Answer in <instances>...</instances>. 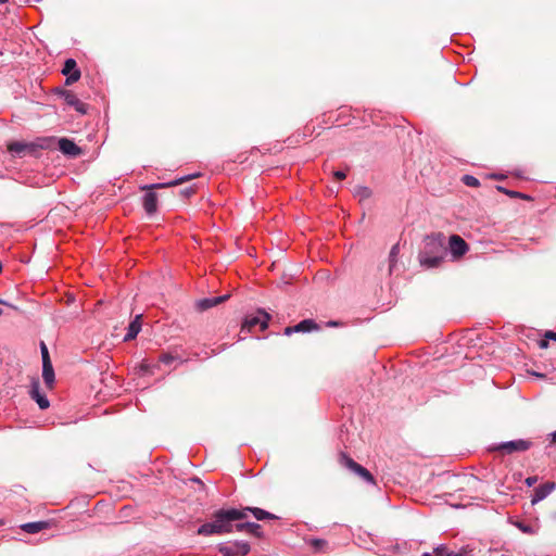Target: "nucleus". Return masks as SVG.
<instances>
[{"label":"nucleus","mask_w":556,"mask_h":556,"mask_svg":"<svg viewBox=\"0 0 556 556\" xmlns=\"http://www.w3.org/2000/svg\"><path fill=\"white\" fill-rule=\"evenodd\" d=\"M75 72H80V70L77 67L76 61L72 58L66 59L62 68V74L70 75Z\"/></svg>","instance_id":"obj_21"},{"label":"nucleus","mask_w":556,"mask_h":556,"mask_svg":"<svg viewBox=\"0 0 556 556\" xmlns=\"http://www.w3.org/2000/svg\"><path fill=\"white\" fill-rule=\"evenodd\" d=\"M247 519L244 510L239 508H220L212 514L210 521L201 525L197 534L203 536L223 535L233 532V522Z\"/></svg>","instance_id":"obj_2"},{"label":"nucleus","mask_w":556,"mask_h":556,"mask_svg":"<svg viewBox=\"0 0 556 556\" xmlns=\"http://www.w3.org/2000/svg\"><path fill=\"white\" fill-rule=\"evenodd\" d=\"M400 253V245L399 243L394 244L389 253V273L392 274L395 269L397 256Z\"/></svg>","instance_id":"obj_19"},{"label":"nucleus","mask_w":556,"mask_h":556,"mask_svg":"<svg viewBox=\"0 0 556 556\" xmlns=\"http://www.w3.org/2000/svg\"><path fill=\"white\" fill-rule=\"evenodd\" d=\"M539 480V477L538 476H530L528 478H526L525 480V483L527 484V486H533Z\"/></svg>","instance_id":"obj_35"},{"label":"nucleus","mask_w":556,"mask_h":556,"mask_svg":"<svg viewBox=\"0 0 556 556\" xmlns=\"http://www.w3.org/2000/svg\"><path fill=\"white\" fill-rule=\"evenodd\" d=\"M177 357L170 353H163L160 355L159 361L165 365H170Z\"/></svg>","instance_id":"obj_30"},{"label":"nucleus","mask_w":556,"mask_h":556,"mask_svg":"<svg viewBox=\"0 0 556 556\" xmlns=\"http://www.w3.org/2000/svg\"><path fill=\"white\" fill-rule=\"evenodd\" d=\"M340 464L346 468H349L351 471L355 470L359 464H357L355 460H353L351 457H349L345 453L340 454Z\"/></svg>","instance_id":"obj_22"},{"label":"nucleus","mask_w":556,"mask_h":556,"mask_svg":"<svg viewBox=\"0 0 556 556\" xmlns=\"http://www.w3.org/2000/svg\"><path fill=\"white\" fill-rule=\"evenodd\" d=\"M458 507H460V506L456 505V504L453 505V508H458Z\"/></svg>","instance_id":"obj_45"},{"label":"nucleus","mask_w":556,"mask_h":556,"mask_svg":"<svg viewBox=\"0 0 556 556\" xmlns=\"http://www.w3.org/2000/svg\"><path fill=\"white\" fill-rule=\"evenodd\" d=\"M80 75H81L80 72H75L70 75H65L66 76L65 85L70 86V85L76 83L80 78Z\"/></svg>","instance_id":"obj_33"},{"label":"nucleus","mask_w":556,"mask_h":556,"mask_svg":"<svg viewBox=\"0 0 556 556\" xmlns=\"http://www.w3.org/2000/svg\"><path fill=\"white\" fill-rule=\"evenodd\" d=\"M556 489V482L547 481L534 488L531 504L535 505L545 500Z\"/></svg>","instance_id":"obj_9"},{"label":"nucleus","mask_w":556,"mask_h":556,"mask_svg":"<svg viewBox=\"0 0 556 556\" xmlns=\"http://www.w3.org/2000/svg\"><path fill=\"white\" fill-rule=\"evenodd\" d=\"M354 194L359 198V200H365L371 197V190L365 186H357L354 190Z\"/></svg>","instance_id":"obj_24"},{"label":"nucleus","mask_w":556,"mask_h":556,"mask_svg":"<svg viewBox=\"0 0 556 556\" xmlns=\"http://www.w3.org/2000/svg\"><path fill=\"white\" fill-rule=\"evenodd\" d=\"M492 177L495 178V179H502L503 178L502 175H493Z\"/></svg>","instance_id":"obj_42"},{"label":"nucleus","mask_w":556,"mask_h":556,"mask_svg":"<svg viewBox=\"0 0 556 556\" xmlns=\"http://www.w3.org/2000/svg\"><path fill=\"white\" fill-rule=\"evenodd\" d=\"M462 181L464 182V185H466L468 187H479L480 186L479 179L472 175H464L462 177Z\"/></svg>","instance_id":"obj_26"},{"label":"nucleus","mask_w":556,"mask_h":556,"mask_svg":"<svg viewBox=\"0 0 556 556\" xmlns=\"http://www.w3.org/2000/svg\"><path fill=\"white\" fill-rule=\"evenodd\" d=\"M42 379L45 384L51 389L54 383V369L52 363H47L42 365Z\"/></svg>","instance_id":"obj_18"},{"label":"nucleus","mask_w":556,"mask_h":556,"mask_svg":"<svg viewBox=\"0 0 556 556\" xmlns=\"http://www.w3.org/2000/svg\"><path fill=\"white\" fill-rule=\"evenodd\" d=\"M2 315V309L0 308V316Z\"/></svg>","instance_id":"obj_48"},{"label":"nucleus","mask_w":556,"mask_h":556,"mask_svg":"<svg viewBox=\"0 0 556 556\" xmlns=\"http://www.w3.org/2000/svg\"><path fill=\"white\" fill-rule=\"evenodd\" d=\"M509 522L513 526H515L517 529H519L522 533H526V534H534L535 533L534 528L529 523H526L520 520H513V519H509Z\"/></svg>","instance_id":"obj_20"},{"label":"nucleus","mask_w":556,"mask_h":556,"mask_svg":"<svg viewBox=\"0 0 556 556\" xmlns=\"http://www.w3.org/2000/svg\"><path fill=\"white\" fill-rule=\"evenodd\" d=\"M0 303H2V304H7L4 301H1V300H0Z\"/></svg>","instance_id":"obj_46"},{"label":"nucleus","mask_w":556,"mask_h":556,"mask_svg":"<svg viewBox=\"0 0 556 556\" xmlns=\"http://www.w3.org/2000/svg\"><path fill=\"white\" fill-rule=\"evenodd\" d=\"M354 473L359 476L363 480H365L368 483H374V477L363 466L358 465L355 470H353Z\"/></svg>","instance_id":"obj_23"},{"label":"nucleus","mask_w":556,"mask_h":556,"mask_svg":"<svg viewBox=\"0 0 556 556\" xmlns=\"http://www.w3.org/2000/svg\"><path fill=\"white\" fill-rule=\"evenodd\" d=\"M309 545L316 551V552H319V551H323L324 547L327 545V541L323 540V539H311L309 540Z\"/></svg>","instance_id":"obj_27"},{"label":"nucleus","mask_w":556,"mask_h":556,"mask_svg":"<svg viewBox=\"0 0 556 556\" xmlns=\"http://www.w3.org/2000/svg\"><path fill=\"white\" fill-rule=\"evenodd\" d=\"M40 351H41L42 365L47 364V363L48 364L51 363L48 348L43 342L40 343Z\"/></svg>","instance_id":"obj_29"},{"label":"nucleus","mask_w":556,"mask_h":556,"mask_svg":"<svg viewBox=\"0 0 556 556\" xmlns=\"http://www.w3.org/2000/svg\"><path fill=\"white\" fill-rule=\"evenodd\" d=\"M539 345H540L541 349H546L548 346V343H547L546 340H541Z\"/></svg>","instance_id":"obj_38"},{"label":"nucleus","mask_w":556,"mask_h":556,"mask_svg":"<svg viewBox=\"0 0 556 556\" xmlns=\"http://www.w3.org/2000/svg\"><path fill=\"white\" fill-rule=\"evenodd\" d=\"M217 353H219V351L212 350V353H211V354H207V353H206V356H207V357H210L211 355H215V354H217Z\"/></svg>","instance_id":"obj_41"},{"label":"nucleus","mask_w":556,"mask_h":556,"mask_svg":"<svg viewBox=\"0 0 556 556\" xmlns=\"http://www.w3.org/2000/svg\"><path fill=\"white\" fill-rule=\"evenodd\" d=\"M228 296L229 295H220V296H212V298L202 299L198 302V307L201 311L208 309L211 307H214V306L223 303L224 301H226L228 299Z\"/></svg>","instance_id":"obj_16"},{"label":"nucleus","mask_w":556,"mask_h":556,"mask_svg":"<svg viewBox=\"0 0 556 556\" xmlns=\"http://www.w3.org/2000/svg\"><path fill=\"white\" fill-rule=\"evenodd\" d=\"M59 150L66 156L76 157L80 155L81 149L71 139H59Z\"/></svg>","instance_id":"obj_12"},{"label":"nucleus","mask_w":556,"mask_h":556,"mask_svg":"<svg viewBox=\"0 0 556 556\" xmlns=\"http://www.w3.org/2000/svg\"><path fill=\"white\" fill-rule=\"evenodd\" d=\"M333 177L337 179V180H343L346 178V174L345 172L343 170H334L333 172Z\"/></svg>","instance_id":"obj_36"},{"label":"nucleus","mask_w":556,"mask_h":556,"mask_svg":"<svg viewBox=\"0 0 556 556\" xmlns=\"http://www.w3.org/2000/svg\"><path fill=\"white\" fill-rule=\"evenodd\" d=\"M497 190L505 194H506V191H509L508 189H506L505 187H502V186H497Z\"/></svg>","instance_id":"obj_40"},{"label":"nucleus","mask_w":556,"mask_h":556,"mask_svg":"<svg viewBox=\"0 0 556 556\" xmlns=\"http://www.w3.org/2000/svg\"><path fill=\"white\" fill-rule=\"evenodd\" d=\"M468 251L467 242L458 235L453 238V255L454 261L460 258Z\"/></svg>","instance_id":"obj_13"},{"label":"nucleus","mask_w":556,"mask_h":556,"mask_svg":"<svg viewBox=\"0 0 556 556\" xmlns=\"http://www.w3.org/2000/svg\"><path fill=\"white\" fill-rule=\"evenodd\" d=\"M448 250L452 251V235L446 237L442 232H434L426 236L418 253L420 266L426 269L439 267Z\"/></svg>","instance_id":"obj_1"},{"label":"nucleus","mask_w":556,"mask_h":556,"mask_svg":"<svg viewBox=\"0 0 556 556\" xmlns=\"http://www.w3.org/2000/svg\"><path fill=\"white\" fill-rule=\"evenodd\" d=\"M8 151L14 156L22 157L27 153L34 154L37 146L33 142L13 141L8 144Z\"/></svg>","instance_id":"obj_8"},{"label":"nucleus","mask_w":556,"mask_h":556,"mask_svg":"<svg viewBox=\"0 0 556 556\" xmlns=\"http://www.w3.org/2000/svg\"><path fill=\"white\" fill-rule=\"evenodd\" d=\"M49 528L48 521H35V522H27L21 526V529L25 531L26 533L35 534L38 533L45 529Z\"/></svg>","instance_id":"obj_17"},{"label":"nucleus","mask_w":556,"mask_h":556,"mask_svg":"<svg viewBox=\"0 0 556 556\" xmlns=\"http://www.w3.org/2000/svg\"><path fill=\"white\" fill-rule=\"evenodd\" d=\"M8 0H0V3H7Z\"/></svg>","instance_id":"obj_44"},{"label":"nucleus","mask_w":556,"mask_h":556,"mask_svg":"<svg viewBox=\"0 0 556 556\" xmlns=\"http://www.w3.org/2000/svg\"><path fill=\"white\" fill-rule=\"evenodd\" d=\"M269 319L270 315L262 308L247 314L242 321L241 332H252L257 327L260 330H265L268 327Z\"/></svg>","instance_id":"obj_4"},{"label":"nucleus","mask_w":556,"mask_h":556,"mask_svg":"<svg viewBox=\"0 0 556 556\" xmlns=\"http://www.w3.org/2000/svg\"><path fill=\"white\" fill-rule=\"evenodd\" d=\"M192 192H193L192 189L185 190L186 194H189V193H192Z\"/></svg>","instance_id":"obj_43"},{"label":"nucleus","mask_w":556,"mask_h":556,"mask_svg":"<svg viewBox=\"0 0 556 556\" xmlns=\"http://www.w3.org/2000/svg\"><path fill=\"white\" fill-rule=\"evenodd\" d=\"M247 532L250 533L251 535L255 536V538H262L263 536L262 527L258 523H256V522H250Z\"/></svg>","instance_id":"obj_25"},{"label":"nucleus","mask_w":556,"mask_h":556,"mask_svg":"<svg viewBox=\"0 0 556 556\" xmlns=\"http://www.w3.org/2000/svg\"><path fill=\"white\" fill-rule=\"evenodd\" d=\"M35 2H40L41 0H34Z\"/></svg>","instance_id":"obj_47"},{"label":"nucleus","mask_w":556,"mask_h":556,"mask_svg":"<svg viewBox=\"0 0 556 556\" xmlns=\"http://www.w3.org/2000/svg\"><path fill=\"white\" fill-rule=\"evenodd\" d=\"M29 395L38 404L40 409H47L50 406L49 400L40 391V383L37 379L31 381Z\"/></svg>","instance_id":"obj_10"},{"label":"nucleus","mask_w":556,"mask_h":556,"mask_svg":"<svg viewBox=\"0 0 556 556\" xmlns=\"http://www.w3.org/2000/svg\"><path fill=\"white\" fill-rule=\"evenodd\" d=\"M240 510H244L245 515L248 516V513H252L256 520H265V519H277L278 517L274 514L258 508V507H243Z\"/></svg>","instance_id":"obj_15"},{"label":"nucleus","mask_w":556,"mask_h":556,"mask_svg":"<svg viewBox=\"0 0 556 556\" xmlns=\"http://www.w3.org/2000/svg\"><path fill=\"white\" fill-rule=\"evenodd\" d=\"M435 556H452V552L448 549L446 545H439L434 549Z\"/></svg>","instance_id":"obj_31"},{"label":"nucleus","mask_w":556,"mask_h":556,"mask_svg":"<svg viewBox=\"0 0 556 556\" xmlns=\"http://www.w3.org/2000/svg\"><path fill=\"white\" fill-rule=\"evenodd\" d=\"M506 194L510 198H516V199H523V200H530L531 197L528 195V194H525V193H521L519 191H506Z\"/></svg>","instance_id":"obj_34"},{"label":"nucleus","mask_w":556,"mask_h":556,"mask_svg":"<svg viewBox=\"0 0 556 556\" xmlns=\"http://www.w3.org/2000/svg\"><path fill=\"white\" fill-rule=\"evenodd\" d=\"M141 316L137 315L134 320H131L127 327V332L124 337V341L134 340L141 330Z\"/></svg>","instance_id":"obj_14"},{"label":"nucleus","mask_w":556,"mask_h":556,"mask_svg":"<svg viewBox=\"0 0 556 556\" xmlns=\"http://www.w3.org/2000/svg\"><path fill=\"white\" fill-rule=\"evenodd\" d=\"M531 446L532 442L530 440L517 439L494 444L492 445L491 451H497L510 455L517 452H526Z\"/></svg>","instance_id":"obj_5"},{"label":"nucleus","mask_w":556,"mask_h":556,"mask_svg":"<svg viewBox=\"0 0 556 556\" xmlns=\"http://www.w3.org/2000/svg\"><path fill=\"white\" fill-rule=\"evenodd\" d=\"M545 339H551V340H554L556 341V332L549 330L545 333Z\"/></svg>","instance_id":"obj_37"},{"label":"nucleus","mask_w":556,"mask_h":556,"mask_svg":"<svg viewBox=\"0 0 556 556\" xmlns=\"http://www.w3.org/2000/svg\"><path fill=\"white\" fill-rule=\"evenodd\" d=\"M195 176L197 175L186 176V177H180L178 179L172 180L169 182L153 184V185H150V186H144L143 189L152 190V189H157V188L173 187V186H177V185H180V184L185 182L190 177H195ZM143 208H144V211L147 212L148 215H152V214H154L156 212V210H157V195H156L155 192L148 191L143 195Z\"/></svg>","instance_id":"obj_3"},{"label":"nucleus","mask_w":556,"mask_h":556,"mask_svg":"<svg viewBox=\"0 0 556 556\" xmlns=\"http://www.w3.org/2000/svg\"><path fill=\"white\" fill-rule=\"evenodd\" d=\"M58 93L63 98L65 103L70 106L74 108L75 111H77L80 114L87 113L88 105L86 103H84L83 101H80L73 91L66 90V89H60V90H58Z\"/></svg>","instance_id":"obj_7"},{"label":"nucleus","mask_w":556,"mask_h":556,"mask_svg":"<svg viewBox=\"0 0 556 556\" xmlns=\"http://www.w3.org/2000/svg\"><path fill=\"white\" fill-rule=\"evenodd\" d=\"M319 327L313 319H303L299 324L292 327L285 328V334L291 336L295 332H311L313 330H317Z\"/></svg>","instance_id":"obj_11"},{"label":"nucleus","mask_w":556,"mask_h":556,"mask_svg":"<svg viewBox=\"0 0 556 556\" xmlns=\"http://www.w3.org/2000/svg\"><path fill=\"white\" fill-rule=\"evenodd\" d=\"M473 548L470 545L463 546L458 552H454V556H471Z\"/></svg>","instance_id":"obj_32"},{"label":"nucleus","mask_w":556,"mask_h":556,"mask_svg":"<svg viewBox=\"0 0 556 556\" xmlns=\"http://www.w3.org/2000/svg\"><path fill=\"white\" fill-rule=\"evenodd\" d=\"M249 521H243V520H240V521H236L233 522V532H247L248 531V528H249Z\"/></svg>","instance_id":"obj_28"},{"label":"nucleus","mask_w":556,"mask_h":556,"mask_svg":"<svg viewBox=\"0 0 556 556\" xmlns=\"http://www.w3.org/2000/svg\"><path fill=\"white\" fill-rule=\"evenodd\" d=\"M251 546L245 541H233L219 543L217 545V551L223 556H245L249 554Z\"/></svg>","instance_id":"obj_6"},{"label":"nucleus","mask_w":556,"mask_h":556,"mask_svg":"<svg viewBox=\"0 0 556 556\" xmlns=\"http://www.w3.org/2000/svg\"><path fill=\"white\" fill-rule=\"evenodd\" d=\"M549 437H551V441H552L553 443H556V430H555V431H553L552 433H549Z\"/></svg>","instance_id":"obj_39"}]
</instances>
